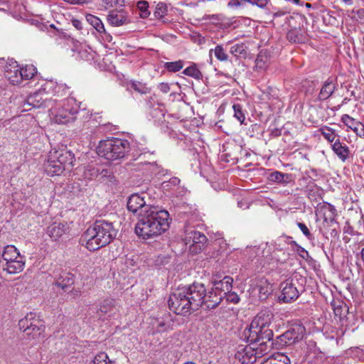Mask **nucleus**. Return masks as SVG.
Instances as JSON below:
<instances>
[{
	"label": "nucleus",
	"mask_w": 364,
	"mask_h": 364,
	"mask_svg": "<svg viewBox=\"0 0 364 364\" xmlns=\"http://www.w3.org/2000/svg\"><path fill=\"white\" fill-rule=\"evenodd\" d=\"M69 90V87L64 83L56 82L53 86V91L58 96L65 95Z\"/></svg>",
	"instance_id": "obj_43"
},
{
	"label": "nucleus",
	"mask_w": 364,
	"mask_h": 364,
	"mask_svg": "<svg viewBox=\"0 0 364 364\" xmlns=\"http://www.w3.org/2000/svg\"><path fill=\"white\" fill-rule=\"evenodd\" d=\"M70 294L74 296V297H77V296H79L80 294V291L77 290V289H73L71 291H70Z\"/></svg>",
	"instance_id": "obj_59"
},
{
	"label": "nucleus",
	"mask_w": 364,
	"mask_h": 364,
	"mask_svg": "<svg viewBox=\"0 0 364 364\" xmlns=\"http://www.w3.org/2000/svg\"><path fill=\"white\" fill-rule=\"evenodd\" d=\"M43 95V93L42 92H35L29 95L24 103V106L28 105L33 108L49 107L53 105V100L44 99Z\"/></svg>",
	"instance_id": "obj_16"
},
{
	"label": "nucleus",
	"mask_w": 364,
	"mask_h": 364,
	"mask_svg": "<svg viewBox=\"0 0 364 364\" xmlns=\"http://www.w3.org/2000/svg\"><path fill=\"white\" fill-rule=\"evenodd\" d=\"M80 102L73 97H68L58 108L51 106L49 110L58 124H67L75 120L80 109Z\"/></svg>",
	"instance_id": "obj_7"
},
{
	"label": "nucleus",
	"mask_w": 364,
	"mask_h": 364,
	"mask_svg": "<svg viewBox=\"0 0 364 364\" xmlns=\"http://www.w3.org/2000/svg\"><path fill=\"white\" fill-rule=\"evenodd\" d=\"M321 211L323 213V223L336 220L335 218L337 216V211L335 207L331 204H324L321 207Z\"/></svg>",
	"instance_id": "obj_27"
},
{
	"label": "nucleus",
	"mask_w": 364,
	"mask_h": 364,
	"mask_svg": "<svg viewBox=\"0 0 364 364\" xmlns=\"http://www.w3.org/2000/svg\"><path fill=\"white\" fill-rule=\"evenodd\" d=\"M287 38L289 41L295 43H302L306 41V36L301 28H294L287 33Z\"/></svg>",
	"instance_id": "obj_24"
},
{
	"label": "nucleus",
	"mask_w": 364,
	"mask_h": 364,
	"mask_svg": "<svg viewBox=\"0 0 364 364\" xmlns=\"http://www.w3.org/2000/svg\"><path fill=\"white\" fill-rule=\"evenodd\" d=\"M127 209L137 215L136 234L143 239L158 236L169 228L170 217L168 211L146 204L144 197L132 194L127 201Z\"/></svg>",
	"instance_id": "obj_1"
},
{
	"label": "nucleus",
	"mask_w": 364,
	"mask_h": 364,
	"mask_svg": "<svg viewBox=\"0 0 364 364\" xmlns=\"http://www.w3.org/2000/svg\"><path fill=\"white\" fill-rule=\"evenodd\" d=\"M297 279L289 278L286 279L280 284L281 294L279 296V301L283 303H291L296 301L299 295L301 290L297 287Z\"/></svg>",
	"instance_id": "obj_10"
},
{
	"label": "nucleus",
	"mask_w": 364,
	"mask_h": 364,
	"mask_svg": "<svg viewBox=\"0 0 364 364\" xmlns=\"http://www.w3.org/2000/svg\"><path fill=\"white\" fill-rule=\"evenodd\" d=\"M54 279L55 285L65 291L75 282L74 275L66 271L55 272Z\"/></svg>",
	"instance_id": "obj_15"
},
{
	"label": "nucleus",
	"mask_w": 364,
	"mask_h": 364,
	"mask_svg": "<svg viewBox=\"0 0 364 364\" xmlns=\"http://www.w3.org/2000/svg\"><path fill=\"white\" fill-rule=\"evenodd\" d=\"M245 2L249 3L252 5H256L260 9H264L266 7L268 0H244Z\"/></svg>",
	"instance_id": "obj_49"
},
{
	"label": "nucleus",
	"mask_w": 364,
	"mask_h": 364,
	"mask_svg": "<svg viewBox=\"0 0 364 364\" xmlns=\"http://www.w3.org/2000/svg\"><path fill=\"white\" fill-rule=\"evenodd\" d=\"M341 122L350 129L353 130L357 136L364 138V124L347 114H343Z\"/></svg>",
	"instance_id": "obj_17"
},
{
	"label": "nucleus",
	"mask_w": 364,
	"mask_h": 364,
	"mask_svg": "<svg viewBox=\"0 0 364 364\" xmlns=\"http://www.w3.org/2000/svg\"><path fill=\"white\" fill-rule=\"evenodd\" d=\"M158 87L163 93H167L170 91V85L167 82L160 83Z\"/></svg>",
	"instance_id": "obj_52"
},
{
	"label": "nucleus",
	"mask_w": 364,
	"mask_h": 364,
	"mask_svg": "<svg viewBox=\"0 0 364 364\" xmlns=\"http://www.w3.org/2000/svg\"><path fill=\"white\" fill-rule=\"evenodd\" d=\"M244 0H230L228 3V6L230 8H238L244 4Z\"/></svg>",
	"instance_id": "obj_51"
},
{
	"label": "nucleus",
	"mask_w": 364,
	"mask_h": 364,
	"mask_svg": "<svg viewBox=\"0 0 364 364\" xmlns=\"http://www.w3.org/2000/svg\"><path fill=\"white\" fill-rule=\"evenodd\" d=\"M262 59L261 58L260 55H258L256 59L257 66L259 67V68H262Z\"/></svg>",
	"instance_id": "obj_58"
},
{
	"label": "nucleus",
	"mask_w": 364,
	"mask_h": 364,
	"mask_svg": "<svg viewBox=\"0 0 364 364\" xmlns=\"http://www.w3.org/2000/svg\"><path fill=\"white\" fill-rule=\"evenodd\" d=\"M186 75L192 77L195 79L200 80L203 77L202 73L197 68L196 65H193L186 68L183 72Z\"/></svg>",
	"instance_id": "obj_38"
},
{
	"label": "nucleus",
	"mask_w": 364,
	"mask_h": 364,
	"mask_svg": "<svg viewBox=\"0 0 364 364\" xmlns=\"http://www.w3.org/2000/svg\"><path fill=\"white\" fill-rule=\"evenodd\" d=\"M108 22L113 26H120L129 22L125 12L121 11H112L107 15Z\"/></svg>",
	"instance_id": "obj_18"
},
{
	"label": "nucleus",
	"mask_w": 364,
	"mask_h": 364,
	"mask_svg": "<svg viewBox=\"0 0 364 364\" xmlns=\"http://www.w3.org/2000/svg\"><path fill=\"white\" fill-rule=\"evenodd\" d=\"M66 230L65 224L55 222L47 228L46 233L53 240L56 241L65 233Z\"/></svg>",
	"instance_id": "obj_19"
},
{
	"label": "nucleus",
	"mask_w": 364,
	"mask_h": 364,
	"mask_svg": "<svg viewBox=\"0 0 364 364\" xmlns=\"http://www.w3.org/2000/svg\"><path fill=\"white\" fill-rule=\"evenodd\" d=\"M360 256H361L362 260L364 262V247L362 249V250L360 252Z\"/></svg>",
	"instance_id": "obj_63"
},
{
	"label": "nucleus",
	"mask_w": 364,
	"mask_h": 364,
	"mask_svg": "<svg viewBox=\"0 0 364 364\" xmlns=\"http://www.w3.org/2000/svg\"><path fill=\"white\" fill-rule=\"evenodd\" d=\"M223 294L216 290L214 287L206 295H204V302L203 306L208 310L216 308L222 301Z\"/></svg>",
	"instance_id": "obj_14"
},
{
	"label": "nucleus",
	"mask_w": 364,
	"mask_h": 364,
	"mask_svg": "<svg viewBox=\"0 0 364 364\" xmlns=\"http://www.w3.org/2000/svg\"><path fill=\"white\" fill-rule=\"evenodd\" d=\"M255 290L258 292V297L261 301H265L272 293V285L266 279L260 280L256 285Z\"/></svg>",
	"instance_id": "obj_22"
},
{
	"label": "nucleus",
	"mask_w": 364,
	"mask_h": 364,
	"mask_svg": "<svg viewBox=\"0 0 364 364\" xmlns=\"http://www.w3.org/2000/svg\"><path fill=\"white\" fill-rule=\"evenodd\" d=\"M129 85L132 89L141 95H146L151 92V88L147 87L146 83L139 81L131 80L129 82Z\"/></svg>",
	"instance_id": "obj_31"
},
{
	"label": "nucleus",
	"mask_w": 364,
	"mask_h": 364,
	"mask_svg": "<svg viewBox=\"0 0 364 364\" xmlns=\"http://www.w3.org/2000/svg\"><path fill=\"white\" fill-rule=\"evenodd\" d=\"M206 288L203 284L193 282L177 289L169 296L168 305L177 315L189 316L203 306Z\"/></svg>",
	"instance_id": "obj_2"
},
{
	"label": "nucleus",
	"mask_w": 364,
	"mask_h": 364,
	"mask_svg": "<svg viewBox=\"0 0 364 364\" xmlns=\"http://www.w3.org/2000/svg\"><path fill=\"white\" fill-rule=\"evenodd\" d=\"M183 67V60H177L174 62H167L164 64V68L169 72H177L181 70Z\"/></svg>",
	"instance_id": "obj_42"
},
{
	"label": "nucleus",
	"mask_w": 364,
	"mask_h": 364,
	"mask_svg": "<svg viewBox=\"0 0 364 364\" xmlns=\"http://www.w3.org/2000/svg\"><path fill=\"white\" fill-rule=\"evenodd\" d=\"M319 132L322 134V136L329 142L333 143L335 141L336 137L338 136L336 131L328 127V126H323L321 128L319 129Z\"/></svg>",
	"instance_id": "obj_36"
},
{
	"label": "nucleus",
	"mask_w": 364,
	"mask_h": 364,
	"mask_svg": "<svg viewBox=\"0 0 364 364\" xmlns=\"http://www.w3.org/2000/svg\"><path fill=\"white\" fill-rule=\"evenodd\" d=\"M90 172V176L92 178H97L100 176V168L93 167L89 170Z\"/></svg>",
	"instance_id": "obj_54"
},
{
	"label": "nucleus",
	"mask_w": 364,
	"mask_h": 364,
	"mask_svg": "<svg viewBox=\"0 0 364 364\" xmlns=\"http://www.w3.org/2000/svg\"><path fill=\"white\" fill-rule=\"evenodd\" d=\"M170 183L173 185H176L180 183V180L178 178H173L171 179Z\"/></svg>",
	"instance_id": "obj_60"
},
{
	"label": "nucleus",
	"mask_w": 364,
	"mask_h": 364,
	"mask_svg": "<svg viewBox=\"0 0 364 364\" xmlns=\"http://www.w3.org/2000/svg\"><path fill=\"white\" fill-rule=\"evenodd\" d=\"M192 41L198 45H202L205 43V37L202 36L200 33H194L191 36Z\"/></svg>",
	"instance_id": "obj_50"
},
{
	"label": "nucleus",
	"mask_w": 364,
	"mask_h": 364,
	"mask_svg": "<svg viewBox=\"0 0 364 364\" xmlns=\"http://www.w3.org/2000/svg\"><path fill=\"white\" fill-rule=\"evenodd\" d=\"M18 327L27 336L33 339L40 337L45 331L43 321L37 318L36 314L30 312L18 321Z\"/></svg>",
	"instance_id": "obj_8"
},
{
	"label": "nucleus",
	"mask_w": 364,
	"mask_h": 364,
	"mask_svg": "<svg viewBox=\"0 0 364 364\" xmlns=\"http://www.w3.org/2000/svg\"><path fill=\"white\" fill-rule=\"evenodd\" d=\"M56 36H58L60 38L68 39L70 38L69 35H68L63 30L56 29Z\"/></svg>",
	"instance_id": "obj_55"
},
{
	"label": "nucleus",
	"mask_w": 364,
	"mask_h": 364,
	"mask_svg": "<svg viewBox=\"0 0 364 364\" xmlns=\"http://www.w3.org/2000/svg\"><path fill=\"white\" fill-rule=\"evenodd\" d=\"M259 346L255 345L239 346L237 348L235 358L243 364H251L256 361L257 358L264 355L259 354Z\"/></svg>",
	"instance_id": "obj_11"
},
{
	"label": "nucleus",
	"mask_w": 364,
	"mask_h": 364,
	"mask_svg": "<svg viewBox=\"0 0 364 364\" xmlns=\"http://www.w3.org/2000/svg\"><path fill=\"white\" fill-rule=\"evenodd\" d=\"M297 226L308 239L311 240L313 238L312 234L311 233L310 230L304 223L298 222Z\"/></svg>",
	"instance_id": "obj_48"
},
{
	"label": "nucleus",
	"mask_w": 364,
	"mask_h": 364,
	"mask_svg": "<svg viewBox=\"0 0 364 364\" xmlns=\"http://www.w3.org/2000/svg\"><path fill=\"white\" fill-rule=\"evenodd\" d=\"M305 331V327L302 324H293L286 332L277 337L275 344L279 346L278 348L294 344L303 338Z\"/></svg>",
	"instance_id": "obj_9"
},
{
	"label": "nucleus",
	"mask_w": 364,
	"mask_h": 364,
	"mask_svg": "<svg viewBox=\"0 0 364 364\" xmlns=\"http://www.w3.org/2000/svg\"><path fill=\"white\" fill-rule=\"evenodd\" d=\"M214 52L215 58L220 61H226L228 59V55L225 52L224 48L221 45H218L215 49L210 50V54Z\"/></svg>",
	"instance_id": "obj_39"
},
{
	"label": "nucleus",
	"mask_w": 364,
	"mask_h": 364,
	"mask_svg": "<svg viewBox=\"0 0 364 364\" xmlns=\"http://www.w3.org/2000/svg\"><path fill=\"white\" fill-rule=\"evenodd\" d=\"M112 172L109 169L100 168V176L101 178L109 177Z\"/></svg>",
	"instance_id": "obj_53"
},
{
	"label": "nucleus",
	"mask_w": 364,
	"mask_h": 364,
	"mask_svg": "<svg viewBox=\"0 0 364 364\" xmlns=\"http://www.w3.org/2000/svg\"><path fill=\"white\" fill-rule=\"evenodd\" d=\"M234 110V117L242 124L245 119V114L242 111V107L240 104H234L232 106Z\"/></svg>",
	"instance_id": "obj_44"
},
{
	"label": "nucleus",
	"mask_w": 364,
	"mask_h": 364,
	"mask_svg": "<svg viewBox=\"0 0 364 364\" xmlns=\"http://www.w3.org/2000/svg\"><path fill=\"white\" fill-rule=\"evenodd\" d=\"M87 21L92 25L99 33L105 32L104 25L102 21L97 16L92 14L86 15Z\"/></svg>",
	"instance_id": "obj_33"
},
{
	"label": "nucleus",
	"mask_w": 364,
	"mask_h": 364,
	"mask_svg": "<svg viewBox=\"0 0 364 364\" xmlns=\"http://www.w3.org/2000/svg\"><path fill=\"white\" fill-rule=\"evenodd\" d=\"M284 14H285V13L284 11H278V12L274 13L273 16H274V18H275V17L284 16Z\"/></svg>",
	"instance_id": "obj_61"
},
{
	"label": "nucleus",
	"mask_w": 364,
	"mask_h": 364,
	"mask_svg": "<svg viewBox=\"0 0 364 364\" xmlns=\"http://www.w3.org/2000/svg\"><path fill=\"white\" fill-rule=\"evenodd\" d=\"M337 88L336 82H334L332 79L328 78L326 80L321 88L318 99L320 101H323L328 99L333 95Z\"/></svg>",
	"instance_id": "obj_21"
},
{
	"label": "nucleus",
	"mask_w": 364,
	"mask_h": 364,
	"mask_svg": "<svg viewBox=\"0 0 364 364\" xmlns=\"http://www.w3.org/2000/svg\"><path fill=\"white\" fill-rule=\"evenodd\" d=\"M129 149L128 140L112 138L101 141L97 147V153L107 160L114 161L124 158Z\"/></svg>",
	"instance_id": "obj_6"
},
{
	"label": "nucleus",
	"mask_w": 364,
	"mask_h": 364,
	"mask_svg": "<svg viewBox=\"0 0 364 364\" xmlns=\"http://www.w3.org/2000/svg\"><path fill=\"white\" fill-rule=\"evenodd\" d=\"M36 73V68L33 65H26L25 67L21 68L20 77H21V82L23 80L32 79Z\"/></svg>",
	"instance_id": "obj_32"
},
{
	"label": "nucleus",
	"mask_w": 364,
	"mask_h": 364,
	"mask_svg": "<svg viewBox=\"0 0 364 364\" xmlns=\"http://www.w3.org/2000/svg\"><path fill=\"white\" fill-rule=\"evenodd\" d=\"M18 257H21V255L15 246L7 245L4 247L1 258L6 262H11L14 259H18Z\"/></svg>",
	"instance_id": "obj_28"
},
{
	"label": "nucleus",
	"mask_w": 364,
	"mask_h": 364,
	"mask_svg": "<svg viewBox=\"0 0 364 364\" xmlns=\"http://www.w3.org/2000/svg\"><path fill=\"white\" fill-rule=\"evenodd\" d=\"M267 179L271 183L285 186L292 181V175L276 171L271 173Z\"/></svg>",
	"instance_id": "obj_23"
},
{
	"label": "nucleus",
	"mask_w": 364,
	"mask_h": 364,
	"mask_svg": "<svg viewBox=\"0 0 364 364\" xmlns=\"http://www.w3.org/2000/svg\"><path fill=\"white\" fill-rule=\"evenodd\" d=\"M273 318L272 314L269 311H262L257 314L252 321L245 336L251 345L259 346V354L265 355L272 348L273 331L270 325Z\"/></svg>",
	"instance_id": "obj_3"
},
{
	"label": "nucleus",
	"mask_w": 364,
	"mask_h": 364,
	"mask_svg": "<svg viewBox=\"0 0 364 364\" xmlns=\"http://www.w3.org/2000/svg\"><path fill=\"white\" fill-rule=\"evenodd\" d=\"M334 314L336 317H338L340 320L345 318L348 312V306L343 302H333L331 304Z\"/></svg>",
	"instance_id": "obj_30"
},
{
	"label": "nucleus",
	"mask_w": 364,
	"mask_h": 364,
	"mask_svg": "<svg viewBox=\"0 0 364 364\" xmlns=\"http://www.w3.org/2000/svg\"><path fill=\"white\" fill-rule=\"evenodd\" d=\"M230 53L233 55L238 57L245 53L243 44H236L230 48Z\"/></svg>",
	"instance_id": "obj_46"
},
{
	"label": "nucleus",
	"mask_w": 364,
	"mask_h": 364,
	"mask_svg": "<svg viewBox=\"0 0 364 364\" xmlns=\"http://www.w3.org/2000/svg\"><path fill=\"white\" fill-rule=\"evenodd\" d=\"M233 279L229 276H225L222 280L215 281L213 283L214 288L221 294L231 291L232 288Z\"/></svg>",
	"instance_id": "obj_26"
},
{
	"label": "nucleus",
	"mask_w": 364,
	"mask_h": 364,
	"mask_svg": "<svg viewBox=\"0 0 364 364\" xmlns=\"http://www.w3.org/2000/svg\"><path fill=\"white\" fill-rule=\"evenodd\" d=\"M139 11V15L141 18H146L149 16L150 11L149 10V3L146 1H139L136 4Z\"/></svg>",
	"instance_id": "obj_41"
},
{
	"label": "nucleus",
	"mask_w": 364,
	"mask_h": 364,
	"mask_svg": "<svg viewBox=\"0 0 364 364\" xmlns=\"http://www.w3.org/2000/svg\"><path fill=\"white\" fill-rule=\"evenodd\" d=\"M25 262L23 260V257H18V259H14L11 262H6V267H4V270H6L9 274H16L21 272L23 269Z\"/></svg>",
	"instance_id": "obj_25"
},
{
	"label": "nucleus",
	"mask_w": 364,
	"mask_h": 364,
	"mask_svg": "<svg viewBox=\"0 0 364 364\" xmlns=\"http://www.w3.org/2000/svg\"><path fill=\"white\" fill-rule=\"evenodd\" d=\"M116 305V301L113 298H106L103 299L99 304V309L97 313H101L105 315L109 312H111Z\"/></svg>",
	"instance_id": "obj_29"
},
{
	"label": "nucleus",
	"mask_w": 364,
	"mask_h": 364,
	"mask_svg": "<svg viewBox=\"0 0 364 364\" xmlns=\"http://www.w3.org/2000/svg\"><path fill=\"white\" fill-rule=\"evenodd\" d=\"M331 148L338 158L342 161H346L350 157V151L348 146L341 143L338 139L331 144Z\"/></svg>",
	"instance_id": "obj_20"
},
{
	"label": "nucleus",
	"mask_w": 364,
	"mask_h": 364,
	"mask_svg": "<svg viewBox=\"0 0 364 364\" xmlns=\"http://www.w3.org/2000/svg\"><path fill=\"white\" fill-rule=\"evenodd\" d=\"M262 364H291V362L288 356L284 354H277L274 358L267 359Z\"/></svg>",
	"instance_id": "obj_35"
},
{
	"label": "nucleus",
	"mask_w": 364,
	"mask_h": 364,
	"mask_svg": "<svg viewBox=\"0 0 364 364\" xmlns=\"http://www.w3.org/2000/svg\"><path fill=\"white\" fill-rule=\"evenodd\" d=\"M167 4L164 2H159L156 6L155 10L154 11V15L156 18L161 19L167 14Z\"/></svg>",
	"instance_id": "obj_40"
},
{
	"label": "nucleus",
	"mask_w": 364,
	"mask_h": 364,
	"mask_svg": "<svg viewBox=\"0 0 364 364\" xmlns=\"http://www.w3.org/2000/svg\"><path fill=\"white\" fill-rule=\"evenodd\" d=\"M186 244L191 243L190 245V251L193 254L200 252L205 247L207 243L206 236L196 230H191L188 232L185 238Z\"/></svg>",
	"instance_id": "obj_12"
},
{
	"label": "nucleus",
	"mask_w": 364,
	"mask_h": 364,
	"mask_svg": "<svg viewBox=\"0 0 364 364\" xmlns=\"http://www.w3.org/2000/svg\"><path fill=\"white\" fill-rule=\"evenodd\" d=\"M342 1L349 5L352 4V3H353V0H342Z\"/></svg>",
	"instance_id": "obj_64"
},
{
	"label": "nucleus",
	"mask_w": 364,
	"mask_h": 364,
	"mask_svg": "<svg viewBox=\"0 0 364 364\" xmlns=\"http://www.w3.org/2000/svg\"><path fill=\"white\" fill-rule=\"evenodd\" d=\"M90 364H115V363L109 359L106 353L100 352L95 356Z\"/></svg>",
	"instance_id": "obj_37"
},
{
	"label": "nucleus",
	"mask_w": 364,
	"mask_h": 364,
	"mask_svg": "<svg viewBox=\"0 0 364 364\" xmlns=\"http://www.w3.org/2000/svg\"><path fill=\"white\" fill-rule=\"evenodd\" d=\"M117 232L112 223L97 220L82 235L80 242L90 251H95L109 244L116 237Z\"/></svg>",
	"instance_id": "obj_4"
},
{
	"label": "nucleus",
	"mask_w": 364,
	"mask_h": 364,
	"mask_svg": "<svg viewBox=\"0 0 364 364\" xmlns=\"http://www.w3.org/2000/svg\"><path fill=\"white\" fill-rule=\"evenodd\" d=\"M223 297L225 298L226 301L232 304H237L240 301V297L235 292L231 291L223 293Z\"/></svg>",
	"instance_id": "obj_45"
},
{
	"label": "nucleus",
	"mask_w": 364,
	"mask_h": 364,
	"mask_svg": "<svg viewBox=\"0 0 364 364\" xmlns=\"http://www.w3.org/2000/svg\"><path fill=\"white\" fill-rule=\"evenodd\" d=\"M64 1L72 4H82L83 1L82 0H64Z\"/></svg>",
	"instance_id": "obj_57"
},
{
	"label": "nucleus",
	"mask_w": 364,
	"mask_h": 364,
	"mask_svg": "<svg viewBox=\"0 0 364 364\" xmlns=\"http://www.w3.org/2000/svg\"><path fill=\"white\" fill-rule=\"evenodd\" d=\"M324 226L327 228V233L333 238L338 239L340 233V225L336 221H331L324 223Z\"/></svg>",
	"instance_id": "obj_34"
},
{
	"label": "nucleus",
	"mask_w": 364,
	"mask_h": 364,
	"mask_svg": "<svg viewBox=\"0 0 364 364\" xmlns=\"http://www.w3.org/2000/svg\"><path fill=\"white\" fill-rule=\"evenodd\" d=\"M292 245H294L296 247V252L297 254L304 259L308 260L310 257L308 251H306L304 247L299 245L295 241L291 242Z\"/></svg>",
	"instance_id": "obj_47"
},
{
	"label": "nucleus",
	"mask_w": 364,
	"mask_h": 364,
	"mask_svg": "<svg viewBox=\"0 0 364 364\" xmlns=\"http://www.w3.org/2000/svg\"><path fill=\"white\" fill-rule=\"evenodd\" d=\"M74 161V154L67 149H52L44 164L45 171L49 176H59L65 171H71Z\"/></svg>",
	"instance_id": "obj_5"
},
{
	"label": "nucleus",
	"mask_w": 364,
	"mask_h": 364,
	"mask_svg": "<svg viewBox=\"0 0 364 364\" xmlns=\"http://www.w3.org/2000/svg\"><path fill=\"white\" fill-rule=\"evenodd\" d=\"M73 26L76 28L77 30H81L82 28V23L78 19H73L72 20Z\"/></svg>",
	"instance_id": "obj_56"
},
{
	"label": "nucleus",
	"mask_w": 364,
	"mask_h": 364,
	"mask_svg": "<svg viewBox=\"0 0 364 364\" xmlns=\"http://www.w3.org/2000/svg\"><path fill=\"white\" fill-rule=\"evenodd\" d=\"M21 68L16 61L11 60L4 68V75L12 85H18L21 82L20 77Z\"/></svg>",
	"instance_id": "obj_13"
},
{
	"label": "nucleus",
	"mask_w": 364,
	"mask_h": 364,
	"mask_svg": "<svg viewBox=\"0 0 364 364\" xmlns=\"http://www.w3.org/2000/svg\"><path fill=\"white\" fill-rule=\"evenodd\" d=\"M103 1H104L107 5H109L110 6H112V0H103Z\"/></svg>",
	"instance_id": "obj_62"
}]
</instances>
